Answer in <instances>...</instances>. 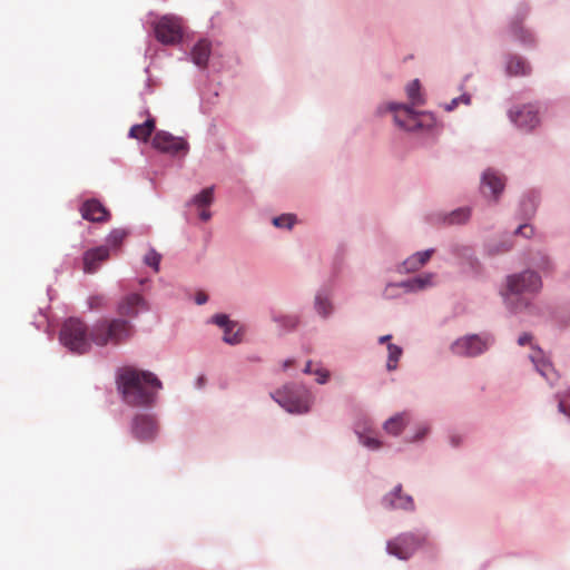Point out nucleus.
<instances>
[{"label":"nucleus","mask_w":570,"mask_h":570,"mask_svg":"<svg viewBox=\"0 0 570 570\" xmlns=\"http://www.w3.org/2000/svg\"><path fill=\"white\" fill-rule=\"evenodd\" d=\"M389 504L395 509L412 510L414 508L413 499L410 495L402 494V487L397 485L395 490L385 498Z\"/></svg>","instance_id":"obj_18"},{"label":"nucleus","mask_w":570,"mask_h":570,"mask_svg":"<svg viewBox=\"0 0 570 570\" xmlns=\"http://www.w3.org/2000/svg\"><path fill=\"white\" fill-rule=\"evenodd\" d=\"M289 326L294 327L296 325V320L293 317H288Z\"/></svg>","instance_id":"obj_51"},{"label":"nucleus","mask_w":570,"mask_h":570,"mask_svg":"<svg viewBox=\"0 0 570 570\" xmlns=\"http://www.w3.org/2000/svg\"><path fill=\"white\" fill-rule=\"evenodd\" d=\"M315 307L318 314L327 316L332 312V305L330 301L322 295H317L315 298Z\"/></svg>","instance_id":"obj_30"},{"label":"nucleus","mask_w":570,"mask_h":570,"mask_svg":"<svg viewBox=\"0 0 570 570\" xmlns=\"http://www.w3.org/2000/svg\"><path fill=\"white\" fill-rule=\"evenodd\" d=\"M531 362L534 364L537 371L551 384L559 379V374L554 370L553 365L546 358L541 350H535L530 355Z\"/></svg>","instance_id":"obj_15"},{"label":"nucleus","mask_w":570,"mask_h":570,"mask_svg":"<svg viewBox=\"0 0 570 570\" xmlns=\"http://www.w3.org/2000/svg\"><path fill=\"white\" fill-rule=\"evenodd\" d=\"M387 352H389V357H387L386 367L389 371H393L397 367V362L402 355V348L395 344L389 343Z\"/></svg>","instance_id":"obj_27"},{"label":"nucleus","mask_w":570,"mask_h":570,"mask_svg":"<svg viewBox=\"0 0 570 570\" xmlns=\"http://www.w3.org/2000/svg\"><path fill=\"white\" fill-rule=\"evenodd\" d=\"M433 252V249H426L424 252H417L413 254L403 262L404 271L409 273L419 271L429 262Z\"/></svg>","instance_id":"obj_19"},{"label":"nucleus","mask_w":570,"mask_h":570,"mask_svg":"<svg viewBox=\"0 0 570 570\" xmlns=\"http://www.w3.org/2000/svg\"><path fill=\"white\" fill-rule=\"evenodd\" d=\"M210 56V43L206 39L199 40L191 50L193 62L203 68L206 67Z\"/></svg>","instance_id":"obj_20"},{"label":"nucleus","mask_w":570,"mask_h":570,"mask_svg":"<svg viewBox=\"0 0 570 570\" xmlns=\"http://www.w3.org/2000/svg\"><path fill=\"white\" fill-rule=\"evenodd\" d=\"M511 248H512V243L505 242L502 244V248H497L494 252L495 253H505V252L510 250Z\"/></svg>","instance_id":"obj_44"},{"label":"nucleus","mask_w":570,"mask_h":570,"mask_svg":"<svg viewBox=\"0 0 570 570\" xmlns=\"http://www.w3.org/2000/svg\"><path fill=\"white\" fill-rule=\"evenodd\" d=\"M410 422L407 412L399 413L384 423V430L392 435H399Z\"/></svg>","instance_id":"obj_21"},{"label":"nucleus","mask_w":570,"mask_h":570,"mask_svg":"<svg viewBox=\"0 0 570 570\" xmlns=\"http://www.w3.org/2000/svg\"><path fill=\"white\" fill-rule=\"evenodd\" d=\"M80 213L83 219L94 223L107 222L110 216L106 207L97 199L86 200L80 208Z\"/></svg>","instance_id":"obj_14"},{"label":"nucleus","mask_w":570,"mask_h":570,"mask_svg":"<svg viewBox=\"0 0 570 570\" xmlns=\"http://www.w3.org/2000/svg\"><path fill=\"white\" fill-rule=\"evenodd\" d=\"M433 284V275L426 274L423 276H417L413 279L404 282L401 286L405 287L407 291H420L424 289Z\"/></svg>","instance_id":"obj_24"},{"label":"nucleus","mask_w":570,"mask_h":570,"mask_svg":"<svg viewBox=\"0 0 570 570\" xmlns=\"http://www.w3.org/2000/svg\"><path fill=\"white\" fill-rule=\"evenodd\" d=\"M118 390L124 401L132 406H146L154 403L163 387L157 376L149 371L126 366L117 374Z\"/></svg>","instance_id":"obj_1"},{"label":"nucleus","mask_w":570,"mask_h":570,"mask_svg":"<svg viewBox=\"0 0 570 570\" xmlns=\"http://www.w3.org/2000/svg\"><path fill=\"white\" fill-rule=\"evenodd\" d=\"M158 432L155 419L149 414H138L131 423L132 435L142 442L153 441Z\"/></svg>","instance_id":"obj_8"},{"label":"nucleus","mask_w":570,"mask_h":570,"mask_svg":"<svg viewBox=\"0 0 570 570\" xmlns=\"http://www.w3.org/2000/svg\"><path fill=\"white\" fill-rule=\"evenodd\" d=\"M541 286L540 276L532 271L509 276L504 302L511 309L521 311L529 305L527 295L539 292Z\"/></svg>","instance_id":"obj_3"},{"label":"nucleus","mask_w":570,"mask_h":570,"mask_svg":"<svg viewBox=\"0 0 570 570\" xmlns=\"http://www.w3.org/2000/svg\"><path fill=\"white\" fill-rule=\"evenodd\" d=\"M154 148L163 153L177 154L187 149V142L179 137H175L167 131H158L153 138Z\"/></svg>","instance_id":"obj_11"},{"label":"nucleus","mask_w":570,"mask_h":570,"mask_svg":"<svg viewBox=\"0 0 570 570\" xmlns=\"http://www.w3.org/2000/svg\"><path fill=\"white\" fill-rule=\"evenodd\" d=\"M273 224L276 227L291 228L295 224V216L291 214H284L273 219Z\"/></svg>","instance_id":"obj_34"},{"label":"nucleus","mask_w":570,"mask_h":570,"mask_svg":"<svg viewBox=\"0 0 570 570\" xmlns=\"http://www.w3.org/2000/svg\"><path fill=\"white\" fill-rule=\"evenodd\" d=\"M214 199V187L203 189L198 195L193 198V203L198 207H208Z\"/></svg>","instance_id":"obj_26"},{"label":"nucleus","mask_w":570,"mask_h":570,"mask_svg":"<svg viewBox=\"0 0 570 570\" xmlns=\"http://www.w3.org/2000/svg\"><path fill=\"white\" fill-rule=\"evenodd\" d=\"M429 429L428 428H421L416 434V436L414 438V440H420L422 439L426 433H428Z\"/></svg>","instance_id":"obj_47"},{"label":"nucleus","mask_w":570,"mask_h":570,"mask_svg":"<svg viewBox=\"0 0 570 570\" xmlns=\"http://www.w3.org/2000/svg\"><path fill=\"white\" fill-rule=\"evenodd\" d=\"M160 259L161 256L159 253H157L155 249H149V252L144 257V263L153 267L154 271L157 273L159 271Z\"/></svg>","instance_id":"obj_33"},{"label":"nucleus","mask_w":570,"mask_h":570,"mask_svg":"<svg viewBox=\"0 0 570 570\" xmlns=\"http://www.w3.org/2000/svg\"><path fill=\"white\" fill-rule=\"evenodd\" d=\"M360 441L364 446L373 450H376L381 446V442L377 439L364 434L360 435Z\"/></svg>","instance_id":"obj_35"},{"label":"nucleus","mask_w":570,"mask_h":570,"mask_svg":"<svg viewBox=\"0 0 570 570\" xmlns=\"http://www.w3.org/2000/svg\"><path fill=\"white\" fill-rule=\"evenodd\" d=\"M488 346V342L478 335H470L455 341L451 350L460 356H475L481 354Z\"/></svg>","instance_id":"obj_9"},{"label":"nucleus","mask_w":570,"mask_h":570,"mask_svg":"<svg viewBox=\"0 0 570 570\" xmlns=\"http://www.w3.org/2000/svg\"><path fill=\"white\" fill-rule=\"evenodd\" d=\"M60 341L71 352L85 354L92 344L90 330L79 318L67 320L60 331Z\"/></svg>","instance_id":"obj_4"},{"label":"nucleus","mask_w":570,"mask_h":570,"mask_svg":"<svg viewBox=\"0 0 570 570\" xmlns=\"http://www.w3.org/2000/svg\"><path fill=\"white\" fill-rule=\"evenodd\" d=\"M470 99L471 98H470L469 95H463L460 98H454V99H452V101L449 105H446L445 109L448 111L453 110L459 105L460 101L464 102L465 105H469L470 104Z\"/></svg>","instance_id":"obj_40"},{"label":"nucleus","mask_w":570,"mask_h":570,"mask_svg":"<svg viewBox=\"0 0 570 570\" xmlns=\"http://www.w3.org/2000/svg\"><path fill=\"white\" fill-rule=\"evenodd\" d=\"M470 209L469 208H460L452 212L449 216L450 224H461L469 219Z\"/></svg>","instance_id":"obj_31"},{"label":"nucleus","mask_w":570,"mask_h":570,"mask_svg":"<svg viewBox=\"0 0 570 570\" xmlns=\"http://www.w3.org/2000/svg\"><path fill=\"white\" fill-rule=\"evenodd\" d=\"M135 328L128 320L104 318L90 328V340L97 346H118L134 336Z\"/></svg>","instance_id":"obj_2"},{"label":"nucleus","mask_w":570,"mask_h":570,"mask_svg":"<svg viewBox=\"0 0 570 570\" xmlns=\"http://www.w3.org/2000/svg\"><path fill=\"white\" fill-rule=\"evenodd\" d=\"M292 364H293V361H292V360H287V361H285V362H284V364H283V368H284V370H286V368H288Z\"/></svg>","instance_id":"obj_50"},{"label":"nucleus","mask_w":570,"mask_h":570,"mask_svg":"<svg viewBox=\"0 0 570 570\" xmlns=\"http://www.w3.org/2000/svg\"><path fill=\"white\" fill-rule=\"evenodd\" d=\"M512 32L520 41L524 43H530L533 41L532 35L519 23H514L512 26Z\"/></svg>","instance_id":"obj_32"},{"label":"nucleus","mask_w":570,"mask_h":570,"mask_svg":"<svg viewBox=\"0 0 570 570\" xmlns=\"http://www.w3.org/2000/svg\"><path fill=\"white\" fill-rule=\"evenodd\" d=\"M482 186L489 187L490 191L498 196L504 188V180L498 173L488 169L482 176Z\"/></svg>","instance_id":"obj_22"},{"label":"nucleus","mask_w":570,"mask_h":570,"mask_svg":"<svg viewBox=\"0 0 570 570\" xmlns=\"http://www.w3.org/2000/svg\"><path fill=\"white\" fill-rule=\"evenodd\" d=\"M156 39L163 45H176L183 39L181 20L176 17L165 16L154 26Z\"/></svg>","instance_id":"obj_6"},{"label":"nucleus","mask_w":570,"mask_h":570,"mask_svg":"<svg viewBox=\"0 0 570 570\" xmlns=\"http://www.w3.org/2000/svg\"><path fill=\"white\" fill-rule=\"evenodd\" d=\"M531 340H532V336L528 333H524L519 337L518 343L523 346L525 344H529L531 342Z\"/></svg>","instance_id":"obj_43"},{"label":"nucleus","mask_w":570,"mask_h":570,"mask_svg":"<svg viewBox=\"0 0 570 570\" xmlns=\"http://www.w3.org/2000/svg\"><path fill=\"white\" fill-rule=\"evenodd\" d=\"M128 233L125 229L116 228L110 232V234L107 237V244L114 248H118L125 238L127 237Z\"/></svg>","instance_id":"obj_29"},{"label":"nucleus","mask_w":570,"mask_h":570,"mask_svg":"<svg viewBox=\"0 0 570 570\" xmlns=\"http://www.w3.org/2000/svg\"><path fill=\"white\" fill-rule=\"evenodd\" d=\"M507 70L511 76H525L530 72L531 68L521 57H512L508 61Z\"/></svg>","instance_id":"obj_23"},{"label":"nucleus","mask_w":570,"mask_h":570,"mask_svg":"<svg viewBox=\"0 0 570 570\" xmlns=\"http://www.w3.org/2000/svg\"><path fill=\"white\" fill-rule=\"evenodd\" d=\"M510 119L524 130H531L539 124L538 110L532 105H524L517 110H511Z\"/></svg>","instance_id":"obj_13"},{"label":"nucleus","mask_w":570,"mask_h":570,"mask_svg":"<svg viewBox=\"0 0 570 570\" xmlns=\"http://www.w3.org/2000/svg\"><path fill=\"white\" fill-rule=\"evenodd\" d=\"M199 209V218L204 222L209 220L212 217L210 212L207 209V207L198 208Z\"/></svg>","instance_id":"obj_42"},{"label":"nucleus","mask_w":570,"mask_h":570,"mask_svg":"<svg viewBox=\"0 0 570 570\" xmlns=\"http://www.w3.org/2000/svg\"><path fill=\"white\" fill-rule=\"evenodd\" d=\"M109 257V249L107 246H99L89 249L83 255V271L85 273H95L101 262L107 261Z\"/></svg>","instance_id":"obj_16"},{"label":"nucleus","mask_w":570,"mask_h":570,"mask_svg":"<svg viewBox=\"0 0 570 570\" xmlns=\"http://www.w3.org/2000/svg\"><path fill=\"white\" fill-rule=\"evenodd\" d=\"M315 374L317 375L316 381H317L320 384H324V383H326V381L328 380V376H330L328 372H327V371H325V370H317V371L315 372Z\"/></svg>","instance_id":"obj_41"},{"label":"nucleus","mask_w":570,"mask_h":570,"mask_svg":"<svg viewBox=\"0 0 570 570\" xmlns=\"http://www.w3.org/2000/svg\"><path fill=\"white\" fill-rule=\"evenodd\" d=\"M390 110L394 112L395 124L405 130H414L420 127L419 114L405 105L391 104Z\"/></svg>","instance_id":"obj_12"},{"label":"nucleus","mask_w":570,"mask_h":570,"mask_svg":"<svg viewBox=\"0 0 570 570\" xmlns=\"http://www.w3.org/2000/svg\"><path fill=\"white\" fill-rule=\"evenodd\" d=\"M420 81L417 79L413 80L406 87L407 97L412 104V106H420L424 102L422 95L420 94Z\"/></svg>","instance_id":"obj_25"},{"label":"nucleus","mask_w":570,"mask_h":570,"mask_svg":"<svg viewBox=\"0 0 570 570\" xmlns=\"http://www.w3.org/2000/svg\"><path fill=\"white\" fill-rule=\"evenodd\" d=\"M423 543V538L404 533L387 542V552L401 560L409 559Z\"/></svg>","instance_id":"obj_7"},{"label":"nucleus","mask_w":570,"mask_h":570,"mask_svg":"<svg viewBox=\"0 0 570 570\" xmlns=\"http://www.w3.org/2000/svg\"><path fill=\"white\" fill-rule=\"evenodd\" d=\"M390 340H391V335H384V336H381V337L379 338V342H380L381 344H383V343H386V342H387V341H390Z\"/></svg>","instance_id":"obj_48"},{"label":"nucleus","mask_w":570,"mask_h":570,"mask_svg":"<svg viewBox=\"0 0 570 570\" xmlns=\"http://www.w3.org/2000/svg\"><path fill=\"white\" fill-rule=\"evenodd\" d=\"M515 234L521 235L525 238H531L534 234V228L532 225L523 224L518 227Z\"/></svg>","instance_id":"obj_39"},{"label":"nucleus","mask_w":570,"mask_h":570,"mask_svg":"<svg viewBox=\"0 0 570 570\" xmlns=\"http://www.w3.org/2000/svg\"><path fill=\"white\" fill-rule=\"evenodd\" d=\"M206 302H207V295H206L205 293H198V294L196 295V303H197L198 305H202V304H204V303H206Z\"/></svg>","instance_id":"obj_45"},{"label":"nucleus","mask_w":570,"mask_h":570,"mask_svg":"<svg viewBox=\"0 0 570 570\" xmlns=\"http://www.w3.org/2000/svg\"><path fill=\"white\" fill-rule=\"evenodd\" d=\"M537 202L535 197H531L528 200L522 202V209L525 216H532L535 212Z\"/></svg>","instance_id":"obj_37"},{"label":"nucleus","mask_w":570,"mask_h":570,"mask_svg":"<svg viewBox=\"0 0 570 570\" xmlns=\"http://www.w3.org/2000/svg\"><path fill=\"white\" fill-rule=\"evenodd\" d=\"M237 326L236 323H234L233 325L226 327L224 330V336H223V340L224 342H226L227 344H232V345H235V344H238L242 342V331L240 328H237L235 331V327Z\"/></svg>","instance_id":"obj_28"},{"label":"nucleus","mask_w":570,"mask_h":570,"mask_svg":"<svg viewBox=\"0 0 570 570\" xmlns=\"http://www.w3.org/2000/svg\"><path fill=\"white\" fill-rule=\"evenodd\" d=\"M204 381H205V380H204V377H203V376H200V377L198 379V386H199V387H202V386L204 385Z\"/></svg>","instance_id":"obj_52"},{"label":"nucleus","mask_w":570,"mask_h":570,"mask_svg":"<svg viewBox=\"0 0 570 570\" xmlns=\"http://www.w3.org/2000/svg\"><path fill=\"white\" fill-rule=\"evenodd\" d=\"M148 115L147 120L144 124H137L134 125L129 130V137L147 141L148 138L151 136L153 131L155 130V119L148 114V111H145Z\"/></svg>","instance_id":"obj_17"},{"label":"nucleus","mask_w":570,"mask_h":570,"mask_svg":"<svg viewBox=\"0 0 570 570\" xmlns=\"http://www.w3.org/2000/svg\"><path fill=\"white\" fill-rule=\"evenodd\" d=\"M304 372L305 373H312V363L311 362H307L306 363V366L304 368Z\"/></svg>","instance_id":"obj_49"},{"label":"nucleus","mask_w":570,"mask_h":570,"mask_svg":"<svg viewBox=\"0 0 570 570\" xmlns=\"http://www.w3.org/2000/svg\"><path fill=\"white\" fill-rule=\"evenodd\" d=\"M148 304L138 293L125 295L117 305V312L121 317L135 318L139 312L147 311Z\"/></svg>","instance_id":"obj_10"},{"label":"nucleus","mask_w":570,"mask_h":570,"mask_svg":"<svg viewBox=\"0 0 570 570\" xmlns=\"http://www.w3.org/2000/svg\"><path fill=\"white\" fill-rule=\"evenodd\" d=\"M272 397L289 413H306L311 406L309 393L294 385H285L283 389L273 393Z\"/></svg>","instance_id":"obj_5"},{"label":"nucleus","mask_w":570,"mask_h":570,"mask_svg":"<svg viewBox=\"0 0 570 570\" xmlns=\"http://www.w3.org/2000/svg\"><path fill=\"white\" fill-rule=\"evenodd\" d=\"M559 410H560V412H562L567 415H570V406L567 407L562 400L559 401Z\"/></svg>","instance_id":"obj_46"},{"label":"nucleus","mask_w":570,"mask_h":570,"mask_svg":"<svg viewBox=\"0 0 570 570\" xmlns=\"http://www.w3.org/2000/svg\"><path fill=\"white\" fill-rule=\"evenodd\" d=\"M213 323H215L219 327H223L224 330L234 324V322L229 321L227 315L225 314H217L213 316Z\"/></svg>","instance_id":"obj_38"},{"label":"nucleus","mask_w":570,"mask_h":570,"mask_svg":"<svg viewBox=\"0 0 570 570\" xmlns=\"http://www.w3.org/2000/svg\"><path fill=\"white\" fill-rule=\"evenodd\" d=\"M88 304L90 309H99L106 305V298L101 295L90 296Z\"/></svg>","instance_id":"obj_36"}]
</instances>
